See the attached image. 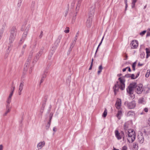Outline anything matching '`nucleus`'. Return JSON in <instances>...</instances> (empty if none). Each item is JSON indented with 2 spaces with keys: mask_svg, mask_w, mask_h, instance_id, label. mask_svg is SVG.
Listing matches in <instances>:
<instances>
[{
  "mask_svg": "<svg viewBox=\"0 0 150 150\" xmlns=\"http://www.w3.org/2000/svg\"><path fill=\"white\" fill-rule=\"evenodd\" d=\"M45 145V142L44 141L40 142L37 145V147L39 149H41Z\"/></svg>",
  "mask_w": 150,
  "mask_h": 150,
  "instance_id": "obj_20",
  "label": "nucleus"
},
{
  "mask_svg": "<svg viewBox=\"0 0 150 150\" xmlns=\"http://www.w3.org/2000/svg\"><path fill=\"white\" fill-rule=\"evenodd\" d=\"M82 0H79L77 3L76 6V11L79 10V7L80 6V4L81 3Z\"/></svg>",
  "mask_w": 150,
  "mask_h": 150,
  "instance_id": "obj_24",
  "label": "nucleus"
},
{
  "mask_svg": "<svg viewBox=\"0 0 150 150\" xmlns=\"http://www.w3.org/2000/svg\"><path fill=\"white\" fill-rule=\"evenodd\" d=\"M11 98H8L7 100L6 101L7 104L6 105V107H7L8 108H9V107H10L9 104L11 102Z\"/></svg>",
  "mask_w": 150,
  "mask_h": 150,
  "instance_id": "obj_28",
  "label": "nucleus"
},
{
  "mask_svg": "<svg viewBox=\"0 0 150 150\" xmlns=\"http://www.w3.org/2000/svg\"><path fill=\"white\" fill-rule=\"evenodd\" d=\"M10 107L8 108H7L6 107V111L5 113L4 114V115H6L10 111Z\"/></svg>",
  "mask_w": 150,
  "mask_h": 150,
  "instance_id": "obj_47",
  "label": "nucleus"
},
{
  "mask_svg": "<svg viewBox=\"0 0 150 150\" xmlns=\"http://www.w3.org/2000/svg\"><path fill=\"white\" fill-rule=\"evenodd\" d=\"M125 134L128 136L127 140L129 142H133L135 140L136 138V135L134 130L133 129H129L127 131H125Z\"/></svg>",
  "mask_w": 150,
  "mask_h": 150,
  "instance_id": "obj_2",
  "label": "nucleus"
},
{
  "mask_svg": "<svg viewBox=\"0 0 150 150\" xmlns=\"http://www.w3.org/2000/svg\"><path fill=\"white\" fill-rule=\"evenodd\" d=\"M47 76V75L44 74H43L42 75V76L41 78V80L40 82L39 86H40L41 84L44 81V79Z\"/></svg>",
  "mask_w": 150,
  "mask_h": 150,
  "instance_id": "obj_17",
  "label": "nucleus"
},
{
  "mask_svg": "<svg viewBox=\"0 0 150 150\" xmlns=\"http://www.w3.org/2000/svg\"><path fill=\"white\" fill-rule=\"evenodd\" d=\"M33 52L31 51L29 54L28 58L27 59V61L25 64V67L24 69L26 71L28 69L27 67L29 66L30 62H31V60L32 58Z\"/></svg>",
  "mask_w": 150,
  "mask_h": 150,
  "instance_id": "obj_4",
  "label": "nucleus"
},
{
  "mask_svg": "<svg viewBox=\"0 0 150 150\" xmlns=\"http://www.w3.org/2000/svg\"><path fill=\"white\" fill-rule=\"evenodd\" d=\"M3 150V146L1 144L0 145V150Z\"/></svg>",
  "mask_w": 150,
  "mask_h": 150,
  "instance_id": "obj_63",
  "label": "nucleus"
},
{
  "mask_svg": "<svg viewBox=\"0 0 150 150\" xmlns=\"http://www.w3.org/2000/svg\"><path fill=\"white\" fill-rule=\"evenodd\" d=\"M148 123L149 125L150 126V117L149 118L148 120Z\"/></svg>",
  "mask_w": 150,
  "mask_h": 150,
  "instance_id": "obj_64",
  "label": "nucleus"
},
{
  "mask_svg": "<svg viewBox=\"0 0 150 150\" xmlns=\"http://www.w3.org/2000/svg\"><path fill=\"white\" fill-rule=\"evenodd\" d=\"M124 105H127L128 108L132 109L134 108L136 106V103L135 101H132L131 102H129L128 101L125 102Z\"/></svg>",
  "mask_w": 150,
  "mask_h": 150,
  "instance_id": "obj_5",
  "label": "nucleus"
},
{
  "mask_svg": "<svg viewBox=\"0 0 150 150\" xmlns=\"http://www.w3.org/2000/svg\"><path fill=\"white\" fill-rule=\"evenodd\" d=\"M146 58H147L148 57L150 56V50L148 48H146Z\"/></svg>",
  "mask_w": 150,
  "mask_h": 150,
  "instance_id": "obj_26",
  "label": "nucleus"
},
{
  "mask_svg": "<svg viewBox=\"0 0 150 150\" xmlns=\"http://www.w3.org/2000/svg\"><path fill=\"white\" fill-rule=\"evenodd\" d=\"M50 65H48L45 68V69H44V70L43 71V74H47V73L48 72V70L50 68Z\"/></svg>",
  "mask_w": 150,
  "mask_h": 150,
  "instance_id": "obj_25",
  "label": "nucleus"
},
{
  "mask_svg": "<svg viewBox=\"0 0 150 150\" xmlns=\"http://www.w3.org/2000/svg\"><path fill=\"white\" fill-rule=\"evenodd\" d=\"M130 74H126L124 77H123V78L124 77H126V78H129L130 77Z\"/></svg>",
  "mask_w": 150,
  "mask_h": 150,
  "instance_id": "obj_51",
  "label": "nucleus"
},
{
  "mask_svg": "<svg viewBox=\"0 0 150 150\" xmlns=\"http://www.w3.org/2000/svg\"><path fill=\"white\" fill-rule=\"evenodd\" d=\"M13 92H11L8 98H11L13 95Z\"/></svg>",
  "mask_w": 150,
  "mask_h": 150,
  "instance_id": "obj_55",
  "label": "nucleus"
},
{
  "mask_svg": "<svg viewBox=\"0 0 150 150\" xmlns=\"http://www.w3.org/2000/svg\"><path fill=\"white\" fill-rule=\"evenodd\" d=\"M42 54L40 53H38L34 57L33 59V63H34L35 62H36L37 61L38 59H39V58L41 56Z\"/></svg>",
  "mask_w": 150,
  "mask_h": 150,
  "instance_id": "obj_14",
  "label": "nucleus"
},
{
  "mask_svg": "<svg viewBox=\"0 0 150 150\" xmlns=\"http://www.w3.org/2000/svg\"><path fill=\"white\" fill-rule=\"evenodd\" d=\"M16 36L10 35L9 38V41L10 43H12L14 41Z\"/></svg>",
  "mask_w": 150,
  "mask_h": 150,
  "instance_id": "obj_18",
  "label": "nucleus"
},
{
  "mask_svg": "<svg viewBox=\"0 0 150 150\" xmlns=\"http://www.w3.org/2000/svg\"><path fill=\"white\" fill-rule=\"evenodd\" d=\"M79 33V31L77 32L76 33V36L75 37V39H74V40H75L76 41V40H77V38L78 36Z\"/></svg>",
  "mask_w": 150,
  "mask_h": 150,
  "instance_id": "obj_48",
  "label": "nucleus"
},
{
  "mask_svg": "<svg viewBox=\"0 0 150 150\" xmlns=\"http://www.w3.org/2000/svg\"><path fill=\"white\" fill-rule=\"evenodd\" d=\"M98 69L99 70L102 71V70L103 69V67L102 65H100Z\"/></svg>",
  "mask_w": 150,
  "mask_h": 150,
  "instance_id": "obj_59",
  "label": "nucleus"
},
{
  "mask_svg": "<svg viewBox=\"0 0 150 150\" xmlns=\"http://www.w3.org/2000/svg\"><path fill=\"white\" fill-rule=\"evenodd\" d=\"M118 80L120 82V89L121 90H124L125 87V80L124 79H122L121 77L119 78H118Z\"/></svg>",
  "mask_w": 150,
  "mask_h": 150,
  "instance_id": "obj_8",
  "label": "nucleus"
},
{
  "mask_svg": "<svg viewBox=\"0 0 150 150\" xmlns=\"http://www.w3.org/2000/svg\"><path fill=\"white\" fill-rule=\"evenodd\" d=\"M130 77H131L132 79H136L135 77V75L134 74H130Z\"/></svg>",
  "mask_w": 150,
  "mask_h": 150,
  "instance_id": "obj_46",
  "label": "nucleus"
},
{
  "mask_svg": "<svg viewBox=\"0 0 150 150\" xmlns=\"http://www.w3.org/2000/svg\"><path fill=\"white\" fill-rule=\"evenodd\" d=\"M138 103H139L142 104H145L146 103L144 98H139L138 101Z\"/></svg>",
  "mask_w": 150,
  "mask_h": 150,
  "instance_id": "obj_21",
  "label": "nucleus"
},
{
  "mask_svg": "<svg viewBox=\"0 0 150 150\" xmlns=\"http://www.w3.org/2000/svg\"><path fill=\"white\" fill-rule=\"evenodd\" d=\"M17 32V30L16 27L13 26L11 28V29L10 31V35L16 36Z\"/></svg>",
  "mask_w": 150,
  "mask_h": 150,
  "instance_id": "obj_12",
  "label": "nucleus"
},
{
  "mask_svg": "<svg viewBox=\"0 0 150 150\" xmlns=\"http://www.w3.org/2000/svg\"><path fill=\"white\" fill-rule=\"evenodd\" d=\"M25 49H23L22 48V50H21V54H22V55L23 54H24V53L25 52Z\"/></svg>",
  "mask_w": 150,
  "mask_h": 150,
  "instance_id": "obj_56",
  "label": "nucleus"
},
{
  "mask_svg": "<svg viewBox=\"0 0 150 150\" xmlns=\"http://www.w3.org/2000/svg\"><path fill=\"white\" fill-rule=\"evenodd\" d=\"M44 49V47H41L40 49V50L39 52V53H40L41 54H42L43 53V50Z\"/></svg>",
  "mask_w": 150,
  "mask_h": 150,
  "instance_id": "obj_36",
  "label": "nucleus"
},
{
  "mask_svg": "<svg viewBox=\"0 0 150 150\" xmlns=\"http://www.w3.org/2000/svg\"><path fill=\"white\" fill-rule=\"evenodd\" d=\"M127 147L125 146H124L122 148V150H127Z\"/></svg>",
  "mask_w": 150,
  "mask_h": 150,
  "instance_id": "obj_60",
  "label": "nucleus"
},
{
  "mask_svg": "<svg viewBox=\"0 0 150 150\" xmlns=\"http://www.w3.org/2000/svg\"><path fill=\"white\" fill-rule=\"evenodd\" d=\"M107 114V111L106 108H105L104 112L102 116L103 117H106Z\"/></svg>",
  "mask_w": 150,
  "mask_h": 150,
  "instance_id": "obj_32",
  "label": "nucleus"
},
{
  "mask_svg": "<svg viewBox=\"0 0 150 150\" xmlns=\"http://www.w3.org/2000/svg\"><path fill=\"white\" fill-rule=\"evenodd\" d=\"M50 123L51 122H50V121H49L48 122L47 125H46V129L47 130H48V129L50 125Z\"/></svg>",
  "mask_w": 150,
  "mask_h": 150,
  "instance_id": "obj_39",
  "label": "nucleus"
},
{
  "mask_svg": "<svg viewBox=\"0 0 150 150\" xmlns=\"http://www.w3.org/2000/svg\"><path fill=\"white\" fill-rule=\"evenodd\" d=\"M134 112L132 110L129 111L127 113V117L133 116L134 115Z\"/></svg>",
  "mask_w": 150,
  "mask_h": 150,
  "instance_id": "obj_23",
  "label": "nucleus"
},
{
  "mask_svg": "<svg viewBox=\"0 0 150 150\" xmlns=\"http://www.w3.org/2000/svg\"><path fill=\"white\" fill-rule=\"evenodd\" d=\"M11 47V45H10V46H9L8 47L7 50L6 54L5 55L6 56V57H7L8 55V54L9 51H10L9 48Z\"/></svg>",
  "mask_w": 150,
  "mask_h": 150,
  "instance_id": "obj_37",
  "label": "nucleus"
},
{
  "mask_svg": "<svg viewBox=\"0 0 150 150\" xmlns=\"http://www.w3.org/2000/svg\"><path fill=\"white\" fill-rule=\"evenodd\" d=\"M136 62H135L134 63H133L132 64V68H133V70L134 71H135V67L136 66Z\"/></svg>",
  "mask_w": 150,
  "mask_h": 150,
  "instance_id": "obj_42",
  "label": "nucleus"
},
{
  "mask_svg": "<svg viewBox=\"0 0 150 150\" xmlns=\"http://www.w3.org/2000/svg\"><path fill=\"white\" fill-rule=\"evenodd\" d=\"M23 0H19L17 4V6L20 7L21 5L22 1Z\"/></svg>",
  "mask_w": 150,
  "mask_h": 150,
  "instance_id": "obj_43",
  "label": "nucleus"
},
{
  "mask_svg": "<svg viewBox=\"0 0 150 150\" xmlns=\"http://www.w3.org/2000/svg\"><path fill=\"white\" fill-rule=\"evenodd\" d=\"M53 114L51 113L50 115V117L49 118V121H50V122L51 121V120Z\"/></svg>",
  "mask_w": 150,
  "mask_h": 150,
  "instance_id": "obj_58",
  "label": "nucleus"
},
{
  "mask_svg": "<svg viewBox=\"0 0 150 150\" xmlns=\"http://www.w3.org/2000/svg\"><path fill=\"white\" fill-rule=\"evenodd\" d=\"M121 99H118L115 103V106L116 108L118 110H120L121 106Z\"/></svg>",
  "mask_w": 150,
  "mask_h": 150,
  "instance_id": "obj_11",
  "label": "nucleus"
},
{
  "mask_svg": "<svg viewBox=\"0 0 150 150\" xmlns=\"http://www.w3.org/2000/svg\"><path fill=\"white\" fill-rule=\"evenodd\" d=\"M137 0H132V7L133 8L134 7L135 3Z\"/></svg>",
  "mask_w": 150,
  "mask_h": 150,
  "instance_id": "obj_33",
  "label": "nucleus"
},
{
  "mask_svg": "<svg viewBox=\"0 0 150 150\" xmlns=\"http://www.w3.org/2000/svg\"><path fill=\"white\" fill-rule=\"evenodd\" d=\"M120 88V86L119 84L115 85L113 87L115 94V95L116 93L118 91L119 88Z\"/></svg>",
  "mask_w": 150,
  "mask_h": 150,
  "instance_id": "obj_15",
  "label": "nucleus"
},
{
  "mask_svg": "<svg viewBox=\"0 0 150 150\" xmlns=\"http://www.w3.org/2000/svg\"><path fill=\"white\" fill-rule=\"evenodd\" d=\"M68 28L67 29V30H65L64 31V32H65L66 33H69V28Z\"/></svg>",
  "mask_w": 150,
  "mask_h": 150,
  "instance_id": "obj_54",
  "label": "nucleus"
},
{
  "mask_svg": "<svg viewBox=\"0 0 150 150\" xmlns=\"http://www.w3.org/2000/svg\"><path fill=\"white\" fill-rule=\"evenodd\" d=\"M24 86V82L23 81H22L21 82V83L20 84L19 90L22 91L23 89V87Z\"/></svg>",
  "mask_w": 150,
  "mask_h": 150,
  "instance_id": "obj_27",
  "label": "nucleus"
},
{
  "mask_svg": "<svg viewBox=\"0 0 150 150\" xmlns=\"http://www.w3.org/2000/svg\"><path fill=\"white\" fill-rule=\"evenodd\" d=\"M72 47H70L69 50H68V51L67 52V55H69V54L71 52V51L72 50V49H73L72 48Z\"/></svg>",
  "mask_w": 150,
  "mask_h": 150,
  "instance_id": "obj_45",
  "label": "nucleus"
},
{
  "mask_svg": "<svg viewBox=\"0 0 150 150\" xmlns=\"http://www.w3.org/2000/svg\"><path fill=\"white\" fill-rule=\"evenodd\" d=\"M11 47V45H10V46H9L8 47L7 50L6 54L5 55L6 56V57H7L8 55V54L9 51H10L9 48Z\"/></svg>",
  "mask_w": 150,
  "mask_h": 150,
  "instance_id": "obj_38",
  "label": "nucleus"
},
{
  "mask_svg": "<svg viewBox=\"0 0 150 150\" xmlns=\"http://www.w3.org/2000/svg\"><path fill=\"white\" fill-rule=\"evenodd\" d=\"M76 41H75V40H74L73 41L70 45V47H72V48H73L74 45H75L76 43Z\"/></svg>",
  "mask_w": 150,
  "mask_h": 150,
  "instance_id": "obj_40",
  "label": "nucleus"
},
{
  "mask_svg": "<svg viewBox=\"0 0 150 150\" xmlns=\"http://www.w3.org/2000/svg\"><path fill=\"white\" fill-rule=\"evenodd\" d=\"M142 85V84H139L138 85L136 84V86L135 87L136 92L138 94H141L143 90Z\"/></svg>",
  "mask_w": 150,
  "mask_h": 150,
  "instance_id": "obj_6",
  "label": "nucleus"
},
{
  "mask_svg": "<svg viewBox=\"0 0 150 150\" xmlns=\"http://www.w3.org/2000/svg\"><path fill=\"white\" fill-rule=\"evenodd\" d=\"M30 28V25H27V26L26 27V29H25V30L24 32H26L28 33V32L29 29Z\"/></svg>",
  "mask_w": 150,
  "mask_h": 150,
  "instance_id": "obj_44",
  "label": "nucleus"
},
{
  "mask_svg": "<svg viewBox=\"0 0 150 150\" xmlns=\"http://www.w3.org/2000/svg\"><path fill=\"white\" fill-rule=\"evenodd\" d=\"M28 33L26 32H24L23 34L22 35V37L21 39V41H23L26 38L27 35Z\"/></svg>",
  "mask_w": 150,
  "mask_h": 150,
  "instance_id": "obj_22",
  "label": "nucleus"
},
{
  "mask_svg": "<svg viewBox=\"0 0 150 150\" xmlns=\"http://www.w3.org/2000/svg\"><path fill=\"white\" fill-rule=\"evenodd\" d=\"M125 10H126L127 9V8L128 7V5L127 4V0H125Z\"/></svg>",
  "mask_w": 150,
  "mask_h": 150,
  "instance_id": "obj_49",
  "label": "nucleus"
},
{
  "mask_svg": "<svg viewBox=\"0 0 150 150\" xmlns=\"http://www.w3.org/2000/svg\"><path fill=\"white\" fill-rule=\"evenodd\" d=\"M150 70H148L147 72L145 75V77L148 78L149 77L150 74Z\"/></svg>",
  "mask_w": 150,
  "mask_h": 150,
  "instance_id": "obj_41",
  "label": "nucleus"
},
{
  "mask_svg": "<svg viewBox=\"0 0 150 150\" xmlns=\"http://www.w3.org/2000/svg\"><path fill=\"white\" fill-rule=\"evenodd\" d=\"M115 136L118 140H120L122 138V137L124 136V132L123 131H121L120 133L119 132L118 130H116L115 131Z\"/></svg>",
  "mask_w": 150,
  "mask_h": 150,
  "instance_id": "obj_7",
  "label": "nucleus"
},
{
  "mask_svg": "<svg viewBox=\"0 0 150 150\" xmlns=\"http://www.w3.org/2000/svg\"><path fill=\"white\" fill-rule=\"evenodd\" d=\"M6 25L5 24H4L2 26V28L0 30V40L1 39V38L3 34L4 30V29L5 28Z\"/></svg>",
  "mask_w": 150,
  "mask_h": 150,
  "instance_id": "obj_19",
  "label": "nucleus"
},
{
  "mask_svg": "<svg viewBox=\"0 0 150 150\" xmlns=\"http://www.w3.org/2000/svg\"><path fill=\"white\" fill-rule=\"evenodd\" d=\"M146 32V30H144L142 32H141L140 33V34L142 36H143L145 34Z\"/></svg>",
  "mask_w": 150,
  "mask_h": 150,
  "instance_id": "obj_50",
  "label": "nucleus"
},
{
  "mask_svg": "<svg viewBox=\"0 0 150 150\" xmlns=\"http://www.w3.org/2000/svg\"><path fill=\"white\" fill-rule=\"evenodd\" d=\"M94 6H92L89 9L88 17L86 21V26L87 27H90L91 25L92 19L94 14L95 9Z\"/></svg>",
  "mask_w": 150,
  "mask_h": 150,
  "instance_id": "obj_1",
  "label": "nucleus"
},
{
  "mask_svg": "<svg viewBox=\"0 0 150 150\" xmlns=\"http://www.w3.org/2000/svg\"><path fill=\"white\" fill-rule=\"evenodd\" d=\"M76 14L75 15V16L73 17L72 18V22H74L75 19H76L75 16H76Z\"/></svg>",
  "mask_w": 150,
  "mask_h": 150,
  "instance_id": "obj_57",
  "label": "nucleus"
},
{
  "mask_svg": "<svg viewBox=\"0 0 150 150\" xmlns=\"http://www.w3.org/2000/svg\"><path fill=\"white\" fill-rule=\"evenodd\" d=\"M55 50V49L54 47H52L49 53V54L48 56V59H51L52 55L54 52Z\"/></svg>",
  "mask_w": 150,
  "mask_h": 150,
  "instance_id": "obj_13",
  "label": "nucleus"
},
{
  "mask_svg": "<svg viewBox=\"0 0 150 150\" xmlns=\"http://www.w3.org/2000/svg\"><path fill=\"white\" fill-rule=\"evenodd\" d=\"M138 139L140 143H142L144 140V136L141 133L139 134L138 136Z\"/></svg>",
  "mask_w": 150,
  "mask_h": 150,
  "instance_id": "obj_10",
  "label": "nucleus"
},
{
  "mask_svg": "<svg viewBox=\"0 0 150 150\" xmlns=\"http://www.w3.org/2000/svg\"><path fill=\"white\" fill-rule=\"evenodd\" d=\"M136 146H137V147H138V146H137V143H134L133 144V148H136Z\"/></svg>",
  "mask_w": 150,
  "mask_h": 150,
  "instance_id": "obj_52",
  "label": "nucleus"
},
{
  "mask_svg": "<svg viewBox=\"0 0 150 150\" xmlns=\"http://www.w3.org/2000/svg\"><path fill=\"white\" fill-rule=\"evenodd\" d=\"M122 116V111L121 109L118 110L117 114L116 115V116L119 120L121 119V117Z\"/></svg>",
  "mask_w": 150,
  "mask_h": 150,
  "instance_id": "obj_16",
  "label": "nucleus"
},
{
  "mask_svg": "<svg viewBox=\"0 0 150 150\" xmlns=\"http://www.w3.org/2000/svg\"><path fill=\"white\" fill-rule=\"evenodd\" d=\"M136 86V83L135 82L130 83L127 89V91L128 93H131L133 92Z\"/></svg>",
  "mask_w": 150,
  "mask_h": 150,
  "instance_id": "obj_3",
  "label": "nucleus"
},
{
  "mask_svg": "<svg viewBox=\"0 0 150 150\" xmlns=\"http://www.w3.org/2000/svg\"><path fill=\"white\" fill-rule=\"evenodd\" d=\"M26 47H27V45L25 44L23 46L22 48L23 49H25Z\"/></svg>",
  "mask_w": 150,
  "mask_h": 150,
  "instance_id": "obj_62",
  "label": "nucleus"
},
{
  "mask_svg": "<svg viewBox=\"0 0 150 150\" xmlns=\"http://www.w3.org/2000/svg\"><path fill=\"white\" fill-rule=\"evenodd\" d=\"M148 110L147 108H145L144 109V111L146 112H148Z\"/></svg>",
  "mask_w": 150,
  "mask_h": 150,
  "instance_id": "obj_61",
  "label": "nucleus"
},
{
  "mask_svg": "<svg viewBox=\"0 0 150 150\" xmlns=\"http://www.w3.org/2000/svg\"><path fill=\"white\" fill-rule=\"evenodd\" d=\"M138 46L137 41L134 40L132 41L131 43V46L132 49H135L137 48Z\"/></svg>",
  "mask_w": 150,
  "mask_h": 150,
  "instance_id": "obj_9",
  "label": "nucleus"
},
{
  "mask_svg": "<svg viewBox=\"0 0 150 150\" xmlns=\"http://www.w3.org/2000/svg\"><path fill=\"white\" fill-rule=\"evenodd\" d=\"M35 6V2L33 1L32 2L31 6V9L32 11H33L34 9Z\"/></svg>",
  "mask_w": 150,
  "mask_h": 150,
  "instance_id": "obj_29",
  "label": "nucleus"
},
{
  "mask_svg": "<svg viewBox=\"0 0 150 150\" xmlns=\"http://www.w3.org/2000/svg\"><path fill=\"white\" fill-rule=\"evenodd\" d=\"M128 125L127 123H125L124 125V128L126 131L128 129Z\"/></svg>",
  "mask_w": 150,
  "mask_h": 150,
  "instance_id": "obj_35",
  "label": "nucleus"
},
{
  "mask_svg": "<svg viewBox=\"0 0 150 150\" xmlns=\"http://www.w3.org/2000/svg\"><path fill=\"white\" fill-rule=\"evenodd\" d=\"M128 94L131 99H133L135 98V95L133 93V92H131V93Z\"/></svg>",
  "mask_w": 150,
  "mask_h": 150,
  "instance_id": "obj_30",
  "label": "nucleus"
},
{
  "mask_svg": "<svg viewBox=\"0 0 150 150\" xmlns=\"http://www.w3.org/2000/svg\"><path fill=\"white\" fill-rule=\"evenodd\" d=\"M62 38V36L61 35H60L58 36V38L56 41V42H57V44H58L60 42V40Z\"/></svg>",
  "mask_w": 150,
  "mask_h": 150,
  "instance_id": "obj_34",
  "label": "nucleus"
},
{
  "mask_svg": "<svg viewBox=\"0 0 150 150\" xmlns=\"http://www.w3.org/2000/svg\"><path fill=\"white\" fill-rule=\"evenodd\" d=\"M104 36L103 37L101 40V41L100 42V43L99 44L97 48V49H96V53H95V57L96 56V53L98 51V48H99V46L100 45H101V44H102V41L103 40V38H104Z\"/></svg>",
  "mask_w": 150,
  "mask_h": 150,
  "instance_id": "obj_31",
  "label": "nucleus"
},
{
  "mask_svg": "<svg viewBox=\"0 0 150 150\" xmlns=\"http://www.w3.org/2000/svg\"><path fill=\"white\" fill-rule=\"evenodd\" d=\"M43 32L42 31H41L40 34L39 36V38H41L42 36H43Z\"/></svg>",
  "mask_w": 150,
  "mask_h": 150,
  "instance_id": "obj_53",
  "label": "nucleus"
}]
</instances>
